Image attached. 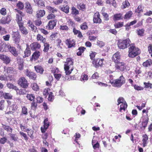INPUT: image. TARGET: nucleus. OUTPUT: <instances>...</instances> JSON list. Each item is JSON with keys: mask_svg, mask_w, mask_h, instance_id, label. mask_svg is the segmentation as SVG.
<instances>
[{"mask_svg": "<svg viewBox=\"0 0 152 152\" xmlns=\"http://www.w3.org/2000/svg\"><path fill=\"white\" fill-rule=\"evenodd\" d=\"M73 59L72 58H67L64 65V69L66 75L70 74L74 69Z\"/></svg>", "mask_w": 152, "mask_h": 152, "instance_id": "1", "label": "nucleus"}, {"mask_svg": "<svg viewBox=\"0 0 152 152\" xmlns=\"http://www.w3.org/2000/svg\"><path fill=\"white\" fill-rule=\"evenodd\" d=\"M140 49L132 45L129 48L128 56L130 58H134L140 53Z\"/></svg>", "mask_w": 152, "mask_h": 152, "instance_id": "2", "label": "nucleus"}, {"mask_svg": "<svg viewBox=\"0 0 152 152\" xmlns=\"http://www.w3.org/2000/svg\"><path fill=\"white\" fill-rule=\"evenodd\" d=\"M131 42L129 38L125 39H119L118 42V47L121 49H124L130 45Z\"/></svg>", "mask_w": 152, "mask_h": 152, "instance_id": "3", "label": "nucleus"}, {"mask_svg": "<svg viewBox=\"0 0 152 152\" xmlns=\"http://www.w3.org/2000/svg\"><path fill=\"white\" fill-rule=\"evenodd\" d=\"M110 82L113 86L120 87L125 83V79L122 75L118 79L112 81L110 80Z\"/></svg>", "mask_w": 152, "mask_h": 152, "instance_id": "4", "label": "nucleus"}, {"mask_svg": "<svg viewBox=\"0 0 152 152\" xmlns=\"http://www.w3.org/2000/svg\"><path fill=\"white\" fill-rule=\"evenodd\" d=\"M18 84L23 88H27L28 86L29 83L27 80L24 77H20L18 81Z\"/></svg>", "mask_w": 152, "mask_h": 152, "instance_id": "5", "label": "nucleus"}, {"mask_svg": "<svg viewBox=\"0 0 152 152\" xmlns=\"http://www.w3.org/2000/svg\"><path fill=\"white\" fill-rule=\"evenodd\" d=\"M12 38L15 44L19 45L20 41L21 36L19 32L17 31H12L11 34Z\"/></svg>", "mask_w": 152, "mask_h": 152, "instance_id": "6", "label": "nucleus"}, {"mask_svg": "<svg viewBox=\"0 0 152 152\" xmlns=\"http://www.w3.org/2000/svg\"><path fill=\"white\" fill-rule=\"evenodd\" d=\"M104 60V58H96L92 61V64L94 67L96 68L102 67L104 64L103 61Z\"/></svg>", "mask_w": 152, "mask_h": 152, "instance_id": "7", "label": "nucleus"}, {"mask_svg": "<svg viewBox=\"0 0 152 152\" xmlns=\"http://www.w3.org/2000/svg\"><path fill=\"white\" fill-rule=\"evenodd\" d=\"M4 73L7 77H11L14 74V69L12 67H5L4 68Z\"/></svg>", "mask_w": 152, "mask_h": 152, "instance_id": "8", "label": "nucleus"}, {"mask_svg": "<svg viewBox=\"0 0 152 152\" xmlns=\"http://www.w3.org/2000/svg\"><path fill=\"white\" fill-rule=\"evenodd\" d=\"M43 124V126L41 127L40 129L42 133H45L50 125V122L49 121L48 118H47L44 120Z\"/></svg>", "mask_w": 152, "mask_h": 152, "instance_id": "9", "label": "nucleus"}, {"mask_svg": "<svg viewBox=\"0 0 152 152\" xmlns=\"http://www.w3.org/2000/svg\"><path fill=\"white\" fill-rule=\"evenodd\" d=\"M16 11L18 13L16 15V21L18 23V25L19 23H23L22 22V17L24 16V14L21 11L16 9Z\"/></svg>", "mask_w": 152, "mask_h": 152, "instance_id": "10", "label": "nucleus"}, {"mask_svg": "<svg viewBox=\"0 0 152 152\" xmlns=\"http://www.w3.org/2000/svg\"><path fill=\"white\" fill-rule=\"evenodd\" d=\"M25 74L26 76L28 77L30 79L34 80H36L37 78L36 74L33 72L29 71L28 69L26 70Z\"/></svg>", "mask_w": 152, "mask_h": 152, "instance_id": "11", "label": "nucleus"}, {"mask_svg": "<svg viewBox=\"0 0 152 152\" xmlns=\"http://www.w3.org/2000/svg\"><path fill=\"white\" fill-rule=\"evenodd\" d=\"M142 119L141 128L144 129L147 126L149 120L148 115H142Z\"/></svg>", "mask_w": 152, "mask_h": 152, "instance_id": "12", "label": "nucleus"}, {"mask_svg": "<svg viewBox=\"0 0 152 152\" xmlns=\"http://www.w3.org/2000/svg\"><path fill=\"white\" fill-rule=\"evenodd\" d=\"M12 20V17L10 15H9L6 17H2L0 20V23L2 24H6L9 23Z\"/></svg>", "mask_w": 152, "mask_h": 152, "instance_id": "13", "label": "nucleus"}, {"mask_svg": "<svg viewBox=\"0 0 152 152\" xmlns=\"http://www.w3.org/2000/svg\"><path fill=\"white\" fill-rule=\"evenodd\" d=\"M100 15L98 12H95L93 17V21L94 23L100 24L102 22L101 19L100 18Z\"/></svg>", "mask_w": 152, "mask_h": 152, "instance_id": "14", "label": "nucleus"}, {"mask_svg": "<svg viewBox=\"0 0 152 152\" xmlns=\"http://www.w3.org/2000/svg\"><path fill=\"white\" fill-rule=\"evenodd\" d=\"M115 68L121 71H123L126 69V66L124 62H119L115 64Z\"/></svg>", "mask_w": 152, "mask_h": 152, "instance_id": "15", "label": "nucleus"}, {"mask_svg": "<svg viewBox=\"0 0 152 152\" xmlns=\"http://www.w3.org/2000/svg\"><path fill=\"white\" fill-rule=\"evenodd\" d=\"M56 22L57 20H50L49 22L47 25L46 26V28L49 30L53 29L56 26Z\"/></svg>", "mask_w": 152, "mask_h": 152, "instance_id": "16", "label": "nucleus"}, {"mask_svg": "<svg viewBox=\"0 0 152 152\" xmlns=\"http://www.w3.org/2000/svg\"><path fill=\"white\" fill-rule=\"evenodd\" d=\"M76 41L74 39H71L70 38L67 39L65 41V42L68 46V48H71L75 46L76 45Z\"/></svg>", "mask_w": 152, "mask_h": 152, "instance_id": "17", "label": "nucleus"}, {"mask_svg": "<svg viewBox=\"0 0 152 152\" xmlns=\"http://www.w3.org/2000/svg\"><path fill=\"white\" fill-rule=\"evenodd\" d=\"M8 49L9 51L15 57H17L18 55V52L17 51L16 48L13 46H9L7 45L5 51Z\"/></svg>", "mask_w": 152, "mask_h": 152, "instance_id": "18", "label": "nucleus"}, {"mask_svg": "<svg viewBox=\"0 0 152 152\" xmlns=\"http://www.w3.org/2000/svg\"><path fill=\"white\" fill-rule=\"evenodd\" d=\"M31 49L32 51L39 49L41 47V45L38 42H34L30 45Z\"/></svg>", "mask_w": 152, "mask_h": 152, "instance_id": "19", "label": "nucleus"}, {"mask_svg": "<svg viewBox=\"0 0 152 152\" xmlns=\"http://www.w3.org/2000/svg\"><path fill=\"white\" fill-rule=\"evenodd\" d=\"M120 52H117L113 55L112 58V60L115 63V64L120 62Z\"/></svg>", "mask_w": 152, "mask_h": 152, "instance_id": "20", "label": "nucleus"}, {"mask_svg": "<svg viewBox=\"0 0 152 152\" xmlns=\"http://www.w3.org/2000/svg\"><path fill=\"white\" fill-rule=\"evenodd\" d=\"M40 56V52L39 51H35L32 55L31 57L30 58V61H32L34 60V61L38 59Z\"/></svg>", "mask_w": 152, "mask_h": 152, "instance_id": "21", "label": "nucleus"}, {"mask_svg": "<svg viewBox=\"0 0 152 152\" xmlns=\"http://www.w3.org/2000/svg\"><path fill=\"white\" fill-rule=\"evenodd\" d=\"M18 26L20 31L22 34L25 35L28 34V30L23 26V23H19Z\"/></svg>", "mask_w": 152, "mask_h": 152, "instance_id": "22", "label": "nucleus"}, {"mask_svg": "<svg viewBox=\"0 0 152 152\" xmlns=\"http://www.w3.org/2000/svg\"><path fill=\"white\" fill-rule=\"evenodd\" d=\"M17 60L18 64V69L20 70H22L24 67V62L23 59L18 57L17 58Z\"/></svg>", "mask_w": 152, "mask_h": 152, "instance_id": "23", "label": "nucleus"}, {"mask_svg": "<svg viewBox=\"0 0 152 152\" xmlns=\"http://www.w3.org/2000/svg\"><path fill=\"white\" fill-rule=\"evenodd\" d=\"M31 53L29 46L28 44H26V48L24 52V55L23 56V58H25L26 57H28L30 55Z\"/></svg>", "mask_w": 152, "mask_h": 152, "instance_id": "24", "label": "nucleus"}, {"mask_svg": "<svg viewBox=\"0 0 152 152\" xmlns=\"http://www.w3.org/2000/svg\"><path fill=\"white\" fill-rule=\"evenodd\" d=\"M148 138L147 135L146 134H143L142 136V144L143 147H145L147 145L148 142Z\"/></svg>", "mask_w": 152, "mask_h": 152, "instance_id": "25", "label": "nucleus"}, {"mask_svg": "<svg viewBox=\"0 0 152 152\" xmlns=\"http://www.w3.org/2000/svg\"><path fill=\"white\" fill-rule=\"evenodd\" d=\"M34 68L37 73H39L41 75L43 74L44 69L42 66L39 65L35 66H34Z\"/></svg>", "mask_w": 152, "mask_h": 152, "instance_id": "26", "label": "nucleus"}, {"mask_svg": "<svg viewBox=\"0 0 152 152\" xmlns=\"http://www.w3.org/2000/svg\"><path fill=\"white\" fill-rule=\"evenodd\" d=\"M25 8L26 12L29 14H31L33 12V10L29 3L28 2H26L25 3Z\"/></svg>", "mask_w": 152, "mask_h": 152, "instance_id": "27", "label": "nucleus"}, {"mask_svg": "<svg viewBox=\"0 0 152 152\" xmlns=\"http://www.w3.org/2000/svg\"><path fill=\"white\" fill-rule=\"evenodd\" d=\"M45 14V11L43 10H39L37 11L36 16L38 18L43 17Z\"/></svg>", "mask_w": 152, "mask_h": 152, "instance_id": "28", "label": "nucleus"}, {"mask_svg": "<svg viewBox=\"0 0 152 152\" xmlns=\"http://www.w3.org/2000/svg\"><path fill=\"white\" fill-rule=\"evenodd\" d=\"M0 58L2 59L7 64H9L10 62V58L6 55H1L0 56Z\"/></svg>", "mask_w": 152, "mask_h": 152, "instance_id": "29", "label": "nucleus"}, {"mask_svg": "<svg viewBox=\"0 0 152 152\" xmlns=\"http://www.w3.org/2000/svg\"><path fill=\"white\" fill-rule=\"evenodd\" d=\"M16 92L17 94L18 95H25L26 94L28 91H26L25 89L21 88L20 89L18 88L16 90Z\"/></svg>", "mask_w": 152, "mask_h": 152, "instance_id": "30", "label": "nucleus"}, {"mask_svg": "<svg viewBox=\"0 0 152 152\" xmlns=\"http://www.w3.org/2000/svg\"><path fill=\"white\" fill-rule=\"evenodd\" d=\"M36 39L38 41H40L42 43L46 42V39L44 37L40 34H38L36 37Z\"/></svg>", "mask_w": 152, "mask_h": 152, "instance_id": "31", "label": "nucleus"}, {"mask_svg": "<svg viewBox=\"0 0 152 152\" xmlns=\"http://www.w3.org/2000/svg\"><path fill=\"white\" fill-rule=\"evenodd\" d=\"M122 15V14L121 13L115 14L114 15L113 19L114 21L122 19H123V17Z\"/></svg>", "mask_w": 152, "mask_h": 152, "instance_id": "32", "label": "nucleus"}, {"mask_svg": "<svg viewBox=\"0 0 152 152\" xmlns=\"http://www.w3.org/2000/svg\"><path fill=\"white\" fill-rule=\"evenodd\" d=\"M73 32L74 35L78 34L77 37L80 38H82L83 37V35L81 32L78 30H77L75 27H74L73 29Z\"/></svg>", "mask_w": 152, "mask_h": 152, "instance_id": "33", "label": "nucleus"}, {"mask_svg": "<svg viewBox=\"0 0 152 152\" xmlns=\"http://www.w3.org/2000/svg\"><path fill=\"white\" fill-rule=\"evenodd\" d=\"M43 43V44L44 47L43 51L44 53L48 52L50 49V45L48 42H45Z\"/></svg>", "mask_w": 152, "mask_h": 152, "instance_id": "34", "label": "nucleus"}, {"mask_svg": "<svg viewBox=\"0 0 152 152\" xmlns=\"http://www.w3.org/2000/svg\"><path fill=\"white\" fill-rule=\"evenodd\" d=\"M152 65V60L151 59H148L147 60L145 61L144 62L142 65L145 67H148Z\"/></svg>", "mask_w": 152, "mask_h": 152, "instance_id": "35", "label": "nucleus"}, {"mask_svg": "<svg viewBox=\"0 0 152 152\" xmlns=\"http://www.w3.org/2000/svg\"><path fill=\"white\" fill-rule=\"evenodd\" d=\"M130 6V3L127 0H125L122 3L121 7L122 9L129 8Z\"/></svg>", "mask_w": 152, "mask_h": 152, "instance_id": "36", "label": "nucleus"}, {"mask_svg": "<svg viewBox=\"0 0 152 152\" xmlns=\"http://www.w3.org/2000/svg\"><path fill=\"white\" fill-rule=\"evenodd\" d=\"M144 8V7L142 4H140L138 6L136 9L135 10V12L139 14L143 12Z\"/></svg>", "mask_w": 152, "mask_h": 152, "instance_id": "37", "label": "nucleus"}, {"mask_svg": "<svg viewBox=\"0 0 152 152\" xmlns=\"http://www.w3.org/2000/svg\"><path fill=\"white\" fill-rule=\"evenodd\" d=\"M105 2L107 4H112L115 8L117 7V4L115 0H106Z\"/></svg>", "mask_w": 152, "mask_h": 152, "instance_id": "38", "label": "nucleus"}, {"mask_svg": "<svg viewBox=\"0 0 152 152\" xmlns=\"http://www.w3.org/2000/svg\"><path fill=\"white\" fill-rule=\"evenodd\" d=\"M86 50V48L84 47L81 46L79 47L78 49L79 51L77 53V55L79 56H81L82 53H83Z\"/></svg>", "mask_w": 152, "mask_h": 152, "instance_id": "39", "label": "nucleus"}, {"mask_svg": "<svg viewBox=\"0 0 152 152\" xmlns=\"http://www.w3.org/2000/svg\"><path fill=\"white\" fill-rule=\"evenodd\" d=\"M7 46V45L4 44L3 42L0 41V52L5 51Z\"/></svg>", "mask_w": 152, "mask_h": 152, "instance_id": "40", "label": "nucleus"}, {"mask_svg": "<svg viewBox=\"0 0 152 152\" xmlns=\"http://www.w3.org/2000/svg\"><path fill=\"white\" fill-rule=\"evenodd\" d=\"M60 9L62 11L64 12L66 14L68 13L69 11V6L66 5L63 7H59Z\"/></svg>", "mask_w": 152, "mask_h": 152, "instance_id": "41", "label": "nucleus"}, {"mask_svg": "<svg viewBox=\"0 0 152 152\" xmlns=\"http://www.w3.org/2000/svg\"><path fill=\"white\" fill-rule=\"evenodd\" d=\"M35 3L39 7L45 6V2L43 0H34Z\"/></svg>", "mask_w": 152, "mask_h": 152, "instance_id": "42", "label": "nucleus"}, {"mask_svg": "<svg viewBox=\"0 0 152 152\" xmlns=\"http://www.w3.org/2000/svg\"><path fill=\"white\" fill-rule=\"evenodd\" d=\"M127 106L128 105L126 102L123 104H121L120 106V108L119 110V111L121 112H122L123 110L124 111H125Z\"/></svg>", "mask_w": 152, "mask_h": 152, "instance_id": "43", "label": "nucleus"}, {"mask_svg": "<svg viewBox=\"0 0 152 152\" xmlns=\"http://www.w3.org/2000/svg\"><path fill=\"white\" fill-rule=\"evenodd\" d=\"M77 7L79 10L83 11L86 9V5L83 3H81L77 4Z\"/></svg>", "mask_w": 152, "mask_h": 152, "instance_id": "44", "label": "nucleus"}, {"mask_svg": "<svg viewBox=\"0 0 152 152\" xmlns=\"http://www.w3.org/2000/svg\"><path fill=\"white\" fill-rule=\"evenodd\" d=\"M2 127L3 129L7 132L12 133V129L10 126L8 125H6L2 124Z\"/></svg>", "mask_w": 152, "mask_h": 152, "instance_id": "45", "label": "nucleus"}, {"mask_svg": "<svg viewBox=\"0 0 152 152\" xmlns=\"http://www.w3.org/2000/svg\"><path fill=\"white\" fill-rule=\"evenodd\" d=\"M145 31V30L143 28H138L136 30L137 35L141 37L144 36Z\"/></svg>", "mask_w": 152, "mask_h": 152, "instance_id": "46", "label": "nucleus"}, {"mask_svg": "<svg viewBox=\"0 0 152 152\" xmlns=\"http://www.w3.org/2000/svg\"><path fill=\"white\" fill-rule=\"evenodd\" d=\"M12 95L8 93H4L3 98L5 99H12Z\"/></svg>", "mask_w": 152, "mask_h": 152, "instance_id": "47", "label": "nucleus"}, {"mask_svg": "<svg viewBox=\"0 0 152 152\" xmlns=\"http://www.w3.org/2000/svg\"><path fill=\"white\" fill-rule=\"evenodd\" d=\"M46 8L49 11V12L54 13L57 12V10L56 8H55L50 6H47Z\"/></svg>", "mask_w": 152, "mask_h": 152, "instance_id": "48", "label": "nucleus"}, {"mask_svg": "<svg viewBox=\"0 0 152 152\" xmlns=\"http://www.w3.org/2000/svg\"><path fill=\"white\" fill-rule=\"evenodd\" d=\"M6 85L7 87L9 89H12L15 90V91H16L18 88V87L17 86H15L14 85L10 83H7Z\"/></svg>", "mask_w": 152, "mask_h": 152, "instance_id": "49", "label": "nucleus"}, {"mask_svg": "<svg viewBox=\"0 0 152 152\" xmlns=\"http://www.w3.org/2000/svg\"><path fill=\"white\" fill-rule=\"evenodd\" d=\"M18 107L17 105L13 104L10 106V109L12 111V113H13L17 110H18Z\"/></svg>", "mask_w": 152, "mask_h": 152, "instance_id": "50", "label": "nucleus"}, {"mask_svg": "<svg viewBox=\"0 0 152 152\" xmlns=\"http://www.w3.org/2000/svg\"><path fill=\"white\" fill-rule=\"evenodd\" d=\"M97 54L96 53L91 51L89 52V56L90 58L92 61L94 60V59H95V58L96 55Z\"/></svg>", "mask_w": 152, "mask_h": 152, "instance_id": "51", "label": "nucleus"}, {"mask_svg": "<svg viewBox=\"0 0 152 152\" xmlns=\"http://www.w3.org/2000/svg\"><path fill=\"white\" fill-rule=\"evenodd\" d=\"M26 132H27L28 135L31 139H33L34 137L33 135L34 131L31 129L29 128Z\"/></svg>", "mask_w": 152, "mask_h": 152, "instance_id": "52", "label": "nucleus"}, {"mask_svg": "<svg viewBox=\"0 0 152 152\" xmlns=\"http://www.w3.org/2000/svg\"><path fill=\"white\" fill-rule=\"evenodd\" d=\"M37 103L35 102V101H33L31 104V108L32 110H36L38 106Z\"/></svg>", "mask_w": 152, "mask_h": 152, "instance_id": "53", "label": "nucleus"}, {"mask_svg": "<svg viewBox=\"0 0 152 152\" xmlns=\"http://www.w3.org/2000/svg\"><path fill=\"white\" fill-rule=\"evenodd\" d=\"M31 86L33 90L34 91H37L39 90V87L37 83H33L31 84Z\"/></svg>", "mask_w": 152, "mask_h": 152, "instance_id": "54", "label": "nucleus"}, {"mask_svg": "<svg viewBox=\"0 0 152 152\" xmlns=\"http://www.w3.org/2000/svg\"><path fill=\"white\" fill-rule=\"evenodd\" d=\"M124 22H118L115 23L114 26L115 28H118L122 27L124 26Z\"/></svg>", "mask_w": 152, "mask_h": 152, "instance_id": "55", "label": "nucleus"}, {"mask_svg": "<svg viewBox=\"0 0 152 152\" xmlns=\"http://www.w3.org/2000/svg\"><path fill=\"white\" fill-rule=\"evenodd\" d=\"M16 6L18 9L20 10L23 9L24 7V4L21 1H19L16 4Z\"/></svg>", "mask_w": 152, "mask_h": 152, "instance_id": "56", "label": "nucleus"}, {"mask_svg": "<svg viewBox=\"0 0 152 152\" xmlns=\"http://www.w3.org/2000/svg\"><path fill=\"white\" fill-rule=\"evenodd\" d=\"M27 99L31 101H34V95L32 94H28L26 96Z\"/></svg>", "mask_w": 152, "mask_h": 152, "instance_id": "57", "label": "nucleus"}, {"mask_svg": "<svg viewBox=\"0 0 152 152\" xmlns=\"http://www.w3.org/2000/svg\"><path fill=\"white\" fill-rule=\"evenodd\" d=\"M22 110L21 113L23 115H27L28 114V109L25 106L21 107Z\"/></svg>", "mask_w": 152, "mask_h": 152, "instance_id": "58", "label": "nucleus"}, {"mask_svg": "<svg viewBox=\"0 0 152 152\" xmlns=\"http://www.w3.org/2000/svg\"><path fill=\"white\" fill-rule=\"evenodd\" d=\"M80 28L82 30H86L88 29V26L86 22H84L80 26Z\"/></svg>", "mask_w": 152, "mask_h": 152, "instance_id": "59", "label": "nucleus"}, {"mask_svg": "<svg viewBox=\"0 0 152 152\" xmlns=\"http://www.w3.org/2000/svg\"><path fill=\"white\" fill-rule=\"evenodd\" d=\"M19 134L21 135V137H23L24 139L26 141L28 140V138L26 134L22 131L20 132Z\"/></svg>", "mask_w": 152, "mask_h": 152, "instance_id": "60", "label": "nucleus"}, {"mask_svg": "<svg viewBox=\"0 0 152 152\" xmlns=\"http://www.w3.org/2000/svg\"><path fill=\"white\" fill-rule=\"evenodd\" d=\"M117 102H118L117 105H118L119 104H123L126 102L124 99L122 97H119L117 100Z\"/></svg>", "mask_w": 152, "mask_h": 152, "instance_id": "61", "label": "nucleus"}, {"mask_svg": "<svg viewBox=\"0 0 152 152\" xmlns=\"http://www.w3.org/2000/svg\"><path fill=\"white\" fill-rule=\"evenodd\" d=\"M71 10V13L72 15H76L79 13V11L74 7H72Z\"/></svg>", "mask_w": 152, "mask_h": 152, "instance_id": "62", "label": "nucleus"}, {"mask_svg": "<svg viewBox=\"0 0 152 152\" xmlns=\"http://www.w3.org/2000/svg\"><path fill=\"white\" fill-rule=\"evenodd\" d=\"M20 127L21 130L24 132H26L29 129L27 128V125H26L25 124L23 125L21 124H20Z\"/></svg>", "mask_w": 152, "mask_h": 152, "instance_id": "63", "label": "nucleus"}, {"mask_svg": "<svg viewBox=\"0 0 152 152\" xmlns=\"http://www.w3.org/2000/svg\"><path fill=\"white\" fill-rule=\"evenodd\" d=\"M10 135L11 139H12V140L15 141H16L18 140V137L17 136L16 134L10 133Z\"/></svg>", "mask_w": 152, "mask_h": 152, "instance_id": "64", "label": "nucleus"}]
</instances>
